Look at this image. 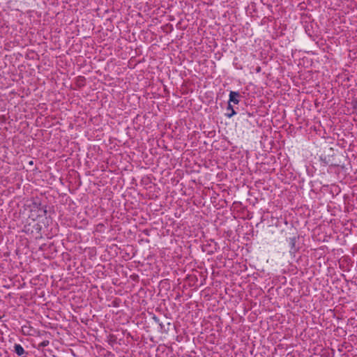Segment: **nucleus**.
I'll return each instance as SVG.
<instances>
[{
	"label": "nucleus",
	"instance_id": "nucleus-1",
	"mask_svg": "<svg viewBox=\"0 0 357 357\" xmlns=\"http://www.w3.org/2000/svg\"><path fill=\"white\" fill-rule=\"evenodd\" d=\"M241 95L238 92L236 91H231L229 93V102H234V104H238L239 102V100L238 99Z\"/></svg>",
	"mask_w": 357,
	"mask_h": 357
},
{
	"label": "nucleus",
	"instance_id": "nucleus-2",
	"mask_svg": "<svg viewBox=\"0 0 357 357\" xmlns=\"http://www.w3.org/2000/svg\"><path fill=\"white\" fill-rule=\"evenodd\" d=\"M14 351L19 356H22L25 354L24 348L19 344H15L14 345Z\"/></svg>",
	"mask_w": 357,
	"mask_h": 357
},
{
	"label": "nucleus",
	"instance_id": "nucleus-3",
	"mask_svg": "<svg viewBox=\"0 0 357 357\" xmlns=\"http://www.w3.org/2000/svg\"><path fill=\"white\" fill-rule=\"evenodd\" d=\"M296 237H293V238H289V244H290V246H291L290 252H295L297 250V248L296 246Z\"/></svg>",
	"mask_w": 357,
	"mask_h": 357
},
{
	"label": "nucleus",
	"instance_id": "nucleus-4",
	"mask_svg": "<svg viewBox=\"0 0 357 357\" xmlns=\"http://www.w3.org/2000/svg\"><path fill=\"white\" fill-rule=\"evenodd\" d=\"M227 112L226 113V115L229 117V118H231V116H233L234 114H236V112L235 110L234 109L233 107L231 105L230 102H228V107L227 108Z\"/></svg>",
	"mask_w": 357,
	"mask_h": 357
},
{
	"label": "nucleus",
	"instance_id": "nucleus-5",
	"mask_svg": "<svg viewBox=\"0 0 357 357\" xmlns=\"http://www.w3.org/2000/svg\"><path fill=\"white\" fill-rule=\"evenodd\" d=\"M351 105L352 107L354 112H356V114H357V99L352 100Z\"/></svg>",
	"mask_w": 357,
	"mask_h": 357
},
{
	"label": "nucleus",
	"instance_id": "nucleus-6",
	"mask_svg": "<svg viewBox=\"0 0 357 357\" xmlns=\"http://www.w3.org/2000/svg\"><path fill=\"white\" fill-rule=\"evenodd\" d=\"M84 81H85V78L84 77H79L77 78V85L79 86H84Z\"/></svg>",
	"mask_w": 357,
	"mask_h": 357
},
{
	"label": "nucleus",
	"instance_id": "nucleus-7",
	"mask_svg": "<svg viewBox=\"0 0 357 357\" xmlns=\"http://www.w3.org/2000/svg\"><path fill=\"white\" fill-rule=\"evenodd\" d=\"M48 344H49V341L45 340V341L42 342L40 344V347H45L47 346Z\"/></svg>",
	"mask_w": 357,
	"mask_h": 357
}]
</instances>
